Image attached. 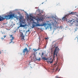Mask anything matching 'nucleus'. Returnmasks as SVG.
<instances>
[{"label":"nucleus","mask_w":78,"mask_h":78,"mask_svg":"<svg viewBox=\"0 0 78 78\" xmlns=\"http://www.w3.org/2000/svg\"><path fill=\"white\" fill-rule=\"evenodd\" d=\"M28 18H29L28 17Z\"/></svg>","instance_id":"35"},{"label":"nucleus","mask_w":78,"mask_h":78,"mask_svg":"<svg viewBox=\"0 0 78 78\" xmlns=\"http://www.w3.org/2000/svg\"><path fill=\"white\" fill-rule=\"evenodd\" d=\"M28 52H29V51L28 50V49L27 48H26L23 50V55H25V53H27V54H28Z\"/></svg>","instance_id":"4"},{"label":"nucleus","mask_w":78,"mask_h":78,"mask_svg":"<svg viewBox=\"0 0 78 78\" xmlns=\"http://www.w3.org/2000/svg\"><path fill=\"white\" fill-rule=\"evenodd\" d=\"M19 20H20V22H25V20H23L22 19V17H20V19H19Z\"/></svg>","instance_id":"9"},{"label":"nucleus","mask_w":78,"mask_h":78,"mask_svg":"<svg viewBox=\"0 0 78 78\" xmlns=\"http://www.w3.org/2000/svg\"><path fill=\"white\" fill-rule=\"evenodd\" d=\"M53 62V60H52L51 61H49V62L50 63V64H51V63H52Z\"/></svg>","instance_id":"18"},{"label":"nucleus","mask_w":78,"mask_h":78,"mask_svg":"<svg viewBox=\"0 0 78 78\" xmlns=\"http://www.w3.org/2000/svg\"><path fill=\"white\" fill-rule=\"evenodd\" d=\"M42 4H43V3H42Z\"/></svg>","instance_id":"34"},{"label":"nucleus","mask_w":78,"mask_h":78,"mask_svg":"<svg viewBox=\"0 0 78 78\" xmlns=\"http://www.w3.org/2000/svg\"><path fill=\"white\" fill-rule=\"evenodd\" d=\"M33 27H35V25H33Z\"/></svg>","instance_id":"24"},{"label":"nucleus","mask_w":78,"mask_h":78,"mask_svg":"<svg viewBox=\"0 0 78 78\" xmlns=\"http://www.w3.org/2000/svg\"><path fill=\"white\" fill-rule=\"evenodd\" d=\"M39 55H40V53H39Z\"/></svg>","instance_id":"32"},{"label":"nucleus","mask_w":78,"mask_h":78,"mask_svg":"<svg viewBox=\"0 0 78 78\" xmlns=\"http://www.w3.org/2000/svg\"><path fill=\"white\" fill-rule=\"evenodd\" d=\"M41 49V48H39L37 49H33V50H34V54H33V53L32 54V55H35V52H36V51H37V50H39V49Z\"/></svg>","instance_id":"10"},{"label":"nucleus","mask_w":78,"mask_h":78,"mask_svg":"<svg viewBox=\"0 0 78 78\" xmlns=\"http://www.w3.org/2000/svg\"><path fill=\"white\" fill-rule=\"evenodd\" d=\"M29 16L30 17L29 20L30 22H32V23H33V24H37V23H36L34 22V20L33 19H35L34 17L33 16H32L31 15H30Z\"/></svg>","instance_id":"3"},{"label":"nucleus","mask_w":78,"mask_h":78,"mask_svg":"<svg viewBox=\"0 0 78 78\" xmlns=\"http://www.w3.org/2000/svg\"><path fill=\"white\" fill-rule=\"evenodd\" d=\"M44 55V52H42V55H41V58H42V56H43Z\"/></svg>","instance_id":"19"},{"label":"nucleus","mask_w":78,"mask_h":78,"mask_svg":"<svg viewBox=\"0 0 78 78\" xmlns=\"http://www.w3.org/2000/svg\"><path fill=\"white\" fill-rule=\"evenodd\" d=\"M24 22H20V26H19L18 27V28H20V27H25V25H22V24H23V23H24Z\"/></svg>","instance_id":"7"},{"label":"nucleus","mask_w":78,"mask_h":78,"mask_svg":"<svg viewBox=\"0 0 78 78\" xmlns=\"http://www.w3.org/2000/svg\"><path fill=\"white\" fill-rule=\"evenodd\" d=\"M6 37V35L4 36V37Z\"/></svg>","instance_id":"29"},{"label":"nucleus","mask_w":78,"mask_h":78,"mask_svg":"<svg viewBox=\"0 0 78 78\" xmlns=\"http://www.w3.org/2000/svg\"><path fill=\"white\" fill-rule=\"evenodd\" d=\"M42 58L43 59H44V60H47V58H45V57H43Z\"/></svg>","instance_id":"13"},{"label":"nucleus","mask_w":78,"mask_h":78,"mask_svg":"<svg viewBox=\"0 0 78 78\" xmlns=\"http://www.w3.org/2000/svg\"><path fill=\"white\" fill-rule=\"evenodd\" d=\"M41 20L40 19L38 18V19L37 20H39H39Z\"/></svg>","instance_id":"22"},{"label":"nucleus","mask_w":78,"mask_h":78,"mask_svg":"<svg viewBox=\"0 0 78 78\" xmlns=\"http://www.w3.org/2000/svg\"><path fill=\"white\" fill-rule=\"evenodd\" d=\"M78 23V20L73 21V22L72 23Z\"/></svg>","instance_id":"12"},{"label":"nucleus","mask_w":78,"mask_h":78,"mask_svg":"<svg viewBox=\"0 0 78 78\" xmlns=\"http://www.w3.org/2000/svg\"><path fill=\"white\" fill-rule=\"evenodd\" d=\"M30 32V30H27L26 31V32L27 33V32Z\"/></svg>","instance_id":"21"},{"label":"nucleus","mask_w":78,"mask_h":78,"mask_svg":"<svg viewBox=\"0 0 78 78\" xmlns=\"http://www.w3.org/2000/svg\"><path fill=\"white\" fill-rule=\"evenodd\" d=\"M1 51H0V54H1Z\"/></svg>","instance_id":"27"},{"label":"nucleus","mask_w":78,"mask_h":78,"mask_svg":"<svg viewBox=\"0 0 78 78\" xmlns=\"http://www.w3.org/2000/svg\"><path fill=\"white\" fill-rule=\"evenodd\" d=\"M21 33L20 36L21 37V40L22 41H23L24 40V37H25V36L23 35V33Z\"/></svg>","instance_id":"8"},{"label":"nucleus","mask_w":78,"mask_h":78,"mask_svg":"<svg viewBox=\"0 0 78 78\" xmlns=\"http://www.w3.org/2000/svg\"><path fill=\"white\" fill-rule=\"evenodd\" d=\"M14 17V14L6 15L4 16V18L3 17H0V22L4 20L5 19H6V20H9V19L13 18Z\"/></svg>","instance_id":"1"},{"label":"nucleus","mask_w":78,"mask_h":78,"mask_svg":"<svg viewBox=\"0 0 78 78\" xmlns=\"http://www.w3.org/2000/svg\"><path fill=\"white\" fill-rule=\"evenodd\" d=\"M46 25H47V24L46 23H44L42 24V26H46Z\"/></svg>","instance_id":"14"},{"label":"nucleus","mask_w":78,"mask_h":78,"mask_svg":"<svg viewBox=\"0 0 78 78\" xmlns=\"http://www.w3.org/2000/svg\"><path fill=\"white\" fill-rule=\"evenodd\" d=\"M76 12H72L71 13H70V14H72V15H73L74 14H76Z\"/></svg>","instance_id":"11"},{"label":"nucleus","mask_w":78,"mask_h":78,"mask_svg":"<svg viewBox=\"0 0 78 78\" xmlns=\"http://www.w3.org/2000/svg\"><path fill=\"white\" fill-rule=\"evenodd\" d=\"M10 38L11 37L12 38L11 39L10 41L11 42H10V43H11L12 42V44H14V42H12V41L14 39V37H13V35H10Z\"/></svg>","instance_id":"6"},{"label":"nucleus","mask_w":78,"mask_h":78,"mask_svg":"<svg viewBox=\"0 0 78 78\" xmlns=\"http://www.w3.org/2000/svg\"><path fill=\"white\" fill-rule=\"evenodd\" d=\"M28 18H29L28 17Z\"/></svg>","instance_id":"36"},{"label":"nucleus","mask_w":78,"mask_h":78,"mask_svg":"<svg viewBox=\"0 0 78 78\" xmlns=\"http://www.w3.org/2000/svg\"><path fill=\"white\" fill-rule=\"evenodd\" d=\"M49 27L48 28H50V29H51V25H49Z\"/></svg>","instance_id":"16"},{"label":"nucleus","mask_w":78,"mask_h":78,"mask_svg":"<svg viewBox=\"0 0 78 78\" xmlns=\"http://www.w3.org/2000/svg\"><path fill=\"white\" fill-rule=\"evenodd\" d=\"M58 70V68H57L56 69V71H57V70Z\"/></svg>","instance_id":"23"},{"label":"nucleus","mask_w":78,"mask_h":78,"mask_svg":"<svg viewBox=\"0 0 78 78\" xmlns=\"http://www.w3.org/2000/svg\"><path fill=\"white\" fill-rule=\"evenodd\" d=\"M55 41H54L53 43V44H54V43H55Z\"/></svg>","instance_id":"25"},{"label":"nucleus","mask_w":78,"mask_h":78,"mask_svg":"<svg viewBox=\"0 0 78 78\" xmlns=\"http://www.w3.org/2000/svg\"><path fill=\"white\" fill-rule=\"evenodd\" d=\"M36 26H38L39 27L40 26H41V25H40V24L38 23L37 24H36Z\"/></svg>","instance_id":"17"},{"label":"nucleus","mask_w":78,"mask_h":78,"mask_svg":"<svg viewBox=\"0 0 78 78\" xmlns=\"http://www.w3.org/2000/svg\"><path fill=\"white\" fill-rule=\"evenodd\" d=\"M69 17V16L66 15L63 18L62 20H64V21H67V19H68V17Z\"/></svg>","instance_id":"5"},{"label":"nucleus","mask_w":78,"mask_h":78,"mask_svg":"<svg viewBox=\"0 0 78 78\" xmlns=\"http://www.w3.org/2000/svg\"><path fill=\"white\" fill-rule=\"evenodd\" d=\"M56 45H58L57 44H55L54 46V47H55L54 51V53H56V56H58V51H59V49L58 48V46L56 47Z\"/></svg>","instance_id":"2"},{"label":"nucleus","mask_w":78,"mask_h":78,"mask_svg":"<svg viewBox=\"0 0 78 78\" xmlns=\"http://www.w3.org/2000/svg\"><path fill=\"white\" fill-rule=\"evenodd\" d=\"M55 19H57V18H56V17H54Z\"/></svg>","instance_id":"26"},{"label":"nucleus","mask_w":78,"mask_h":78,"mask_svg":"<svg viewBox=\"0 0 78 78\" xmlns=\"http://www.w3.org/2000/svg\"><path fill=\"white\" fill-rule=\"evenodd\" d=\"M55 55H56V53L54 52V54L53 55L54 58H55Z\"/></svg>","instance_id":"15"},{"label":"nucleus","mask_w":78,"mask_h":78,"mask_svg":"<svg viewBox=\"0 0 78 78\" xmlns=\"http://www.w3.org/2000/svg\"><path fill=\"white\" fill-rule=\"evenodd\" d=\"M71 22H72V21H71Z\"/></svg>","instance_id":"33"},{"label":"nucleus","mask_w":78,"mask_h":78,"mask_svg":"<svg viewBox=\"0 0 78 78\" xmlns=\"http://www.w3.org/2000/svg\"><path fill=\"white\" fill-rule=\"evenodd\" d=\"M45 39H48V38H46Z\"/></svg>","instance_id":"28"},{"label":"nucleus","mask_w":78,"mask_h":78,"mask_svg":"<svg viewBox=\"0 0 78 78\" xmlns=\"http://www.w3.org/2000/svg\"><path fill=\"white\" fill-rule=\"evenodd\" d=\"M37 60L38 61H41V58H39V59H38Z\"/></svg>","instance_id":"20"},{"label":"nucleus","mask_w":78,"mask_h":78,"mask_svg":"<svg viewBox=\"0 0 78 78\" xmlns=\"http://www.w3.org/2000/svg\"><path fill=\"white\" fill-rule=\"evenodd\" d=\"M77 40H78V37H77Z\"/></svg>","instance_id":"31"},{"label":"nucleus","mask_w":78,"mask_h":78,"mask_svg":"<svg viewBox=\"0 0 78 78\" xmlns=\"http://www.w3.org/2000/svg\"><path fill=\"white\" fill-rule=\"evenodd\" d=\"M57 59H58V57L57 58Z\"/></svg>","instance_id":"30"}]
</instances>
